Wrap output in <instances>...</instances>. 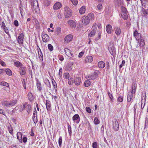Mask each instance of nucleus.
Masks as SVG:
<instances>
[{"label": "nucleus", "instance_id": "obj_12", "mask_svg": "<svg viewBox=\"0 0 148 148\" xmlns=\"http://www.w3.org/2000/svg\"><path fill=\"white\" fill-rule=\"evenodd\" d=\"M42 37L43 42H46L49 40V36L46 34H42Z\"/></svg>", "mask_w": 148, "mask_h": 148}, {"label": "nucleus", "instance_id": "obj_32", "mask_svg": "<svg viewBox=\"0 0 148 148\" xmlns=\"http://www.w3.org/2000/svg\"><path fill=\"white\" fill-rule=\"evenodd\" d=\"M91 83L89 80H86L84 83V85L86 87L89 86L91 84Z\"/></svg>", "mask_w": 148, "mask_h": 148}, {"label": "nucleus", "instance_id": "obj_8", "mask_svg": "<svg viewBox=\"0 0 148 148\" xmlns=\"http://www.w3.org/2000/svg\"><path fill=\"white\" fill-rule=\"evenodd\" d=\"M113 128L115 131H117L119 130V123L116 120H114L113 121Z\"/></svg>", "mask_w": 148, "mask_h": 148}, {"label": "nucleus", "instance_id": "obj_49", "mask_svg": "<svg viewBox=\"0 0 148 148\" xmlns=\"http://www.w3.org/2000/svg\"><path fill=\"white\" fill-rule=\"evenodd\" d=\"M68 83L69 85H72L73 83V78H71L69 79L68 80Z\"/></svg>", "mask_w": 148, "mask_h": 148}, {"label": "nucleus", "instance_id": "obj_18", "mask_svg": "<svg viewBox=\"0 0 148 148\" xmlns=\"http://www.w3.org/2000/svg\"><path fill=\"white\" fill-rule=\"evenodd\" d=\"M134 36L135 37L136 39H139L142 37L140 33H138L137 30H136L134 32Z\"/></svg>", "mask_w": 148, "mask_h": 148}, {"label": "nucleus", "instance_id": "obj_3", "mask_svg": "<svg viewBox=\"0 0 148 148\" xmlns=\"http://www.w3.org/2000/svg\"><path fill=\"white\" fill-rule=\"evenodd\" d=\"M82 20L83 23L85 25H87L89 24L90 21L89 17L86 16H83L82 18Z\"/></svg>", "mask_w": 148, "mask_h": 148}, {"label": "nucleus", "instance_id": "obj_29", "mask_svg": "<svg viewBox=\"0 0 148 148\" xmlns=\"http://www.w3.org/2000/svg\"><path fill=\"white\" fill-rule=\"evenodd\" d=\"M85 6H82L79 9V12L81 14H84L85 12Z\"/></svg>", "mask_w": 148, "mask_h": 148}, {"label": "nucleus", "instance_id": "obj_20", "mask_svg": "<svg viewBox=\"0 0 148 148\" xmlns=\"http://www.w3.org/2000/svg\"><path fill=\"white\" fill-rule=\"evenodd\" d=\"M114 30L115 34L117 35H119L121 33V30L120 28L118 27L115 26L114 27Z\"/></svg>", "mask_w": 148, "mask_h": 148}, {"label": "nucleus", "instance_id": "obj_1", "mask_svg": "<svg viewBox=\"0 0 148 148\" xmlns=\"http://www.w3.org/2000/svg\"><path fill=\"white\" fill-rule=\"evenodd\" d=\"M17 102V101L16 100H14L10 101L3 100L1 102V103L3 106L9 107L14 106L16 104Z\"/></svg>", "mask_w": 148, "mask_h": 148}, {"label": "nucleus", "instance_id": "obj_7", "mask_svg": "<svg viewBox=\"0 0 148 148\" xmlns=\"http://www.w3.org/2000/svg\"><path fill=\"white\" fill-rule=\"evenodd\" d=\"M37 114L36 109L35 108L34 110V113L33 114L32 119L34 123L36 124L38 122Z\"/></svg>", "mask_w": 148, "mask_h": 148}, {"label": "nucleus", "instance_id": "obj_15", "mask_svg": "<svg viewBox=\"0 0 148 148\" xmlns=\"http://www.w3.org/2000/svg\"><path fill=\"white\" fill-rule=\"evenodd\" d=\"M81 79L80 77H79L78 75H77L75 79L74 82L75 84L77 85H79L81 82Z\"/></svg>", "mask_w": 148, "mask_h": 148}, {"label": "nucleus", "instance_id": "obj_28", "mask_svg": "<svg viewBox=\"0 0 148 148\" xmlns=\"http://www.w3.org/2000/svg\"><path fill=\"white\" fill-rule=\"evenodd\" d=\"M22 134L21 132H18L17 134V138L21 142L22 140Z\"/></svg>", "mask_w": 148, "mask_h": 148}, {"label": "nucleus", "instance_id": "obj_4", "mask_svg": "<svg viewBox=\"0 0 148 148\" xmlns=\"http://www.w3.org/2000/svg\"><path fill=\"white\" fill-rule=\"evenodd\" d=\"M73 38V36L71 34L67 35L65 36L64 41V43H68L71 42Z\"/></svg>", "mask_w": 148, "mask_h": 148}, {"label": "nucleus", "instance_id": "obj_6", "mask_svg": "<svg viewBox=\"0 0 148 148\" xmlns=\"http://www.w3.org/2000/svg\"><path fill=\"white\" fill-rule=\"evenodd\" d=\"M20 71L19 73L20 75L22 76L23 75H25L26 73L27 70L26 67L25 66H22L19 68Z\"/></svg>", "mask_w": 148, "mask_h": 148}, {"label": "nucleus", "instance_id": "obj_37", "mask_svg": "<svg viewBox=\"0 0 148 148\" xmlns=\"http://www.w3.org/2000/svg\"><path fill=\"white\" fill-rule=\"evenodd\" d=\"M139 39H140V47H143L144 46L145 44L144 40L142 37L140 38Z\"/></svg>", "mask_w": 148, "mask_h": 148}, {"label": "nucleus", "instance_id": "obj_60", "mask_svg": "<svg viewBox=\"0 0 148 148\" xmlns=\"http://www.w3.org/2000/svg\"><path fill=\"white\" fill-rule=\"evenodd\" d=\"M62 68H60L59 70V71L58 75H59L60 77V78H61V77H62Z\"/></svg>", "mask_w": 148, "mask_h": 148}, {"label": "nucleus", "instance_id": "obj_31", "mask_svg": "<svg viewBox=\"0 0 148 148\" xmlns=\"http://www.w3.org/2000/svg\"><path fill=\"white\" fill-rule=\"evenodd\" d=\"M7 74L9 76H11L12 74V71L9 69H7L5 70Z\"/></svg>", "mask_w": 148, "mask_h": 148}, {"label": "nucleus", "instance_id": "obj_44", "mask_svg": "<svg viewBox=\"0 0 148 148\" xmlns=\"http://www.w3.org/2000/svg\"><path fill=\"white\" fill-rule=\"evenodd\" d=\"M87 16L89 17L90 20H92L94 18L93 14L92 13H89Z\"/></svg>", "mask_w": 148, "mask_h": 148}, {"label": "nucleus", "instance_id": "obj_41", "mask_svg": "<svg viewBox=\"0 0 148 148\" xmlns=\"http://www.w3.org/2000/svg\"><path fill=\"white\" fill-rule=\"evenodd\" d=\"M50 4V1L49 0H45L44 3V6L48 7L49 5Z\"/></svg>", "mask_w": 148, "mask_h": 148}, {"label": "nucleus", "instance_id": "obj_38", "mask_svg": "<svg viewBox=\"0 0 148 148\" xmlns=\"http://www.w3.org/2000/svg\"><path fill=\"white\" fill-rule=\"evenodd\" d=\"M121 16L124 19H127L128 18V16L127 13H122Z\"/></svg>", "mask_w": 148, "mask_h": 148}, {"label": "nucleus", "instance_id": "obj_46", "mask_svg": "<svg viewBox=\"0 0 148 148\" xmlns=\"http://www.w3.org/2000/svg\"><path fill=\"white\" fill-rule=\"evenodd\" d=\"M122 13H127V10L125 8L124 6H122L121 8Z\"/></svg>", "mask_w": 148, "mask_h": 148}, {"label": "nucleus", "instance_id": "obj_17", "mask_svg": "<svg viewBox=\"0 0 148 148\" xmlns=\"http://www.w3.org/2000/svg\"><path fill=\"white\" fill-rule=\"evenodd\" d=\"M141 11L142 12V13L143 14V15L144 16L148 17V9H145L142 7V8Z\"/></svg>", "mask_w": 148, "mask_h": 148}, {"label": "nucleus", "instance_id": "obj_50", "mask_svg": "<svg viewBox=\"0 0 148 148\" xmlns=\"http://www.w3.org/2000/svg\"><path fill=\"white\" fill-rule=\"evenodd\" d=\"M1 27V28L3 29H6V28H7L5 24V23L3 21V22H2L1 24H0Z\"/></svg>", "mask_w": 148, "mask_h": 148}, {"label": "nucleus", "instance_id": "obj_47", "mask_svg": "<svg viewBox=\"0 0 148 148\" xmlns=\"http://www.w3.org/2000/svg\"><path fill=\"white\" fill-rule=\"evenodd\" d=\"M68 129L69 131V133L70 136H71L72 134L71 128V126L69 125H68Z\"/></svg>", "mask_w": 148, "mask_h": 148}, {"label": "nucleus", "instance_id": "obj_48", "mask_svg": "<svg viewBox=\"0 0 148 148\" xmlns=\"http://www.w3.org/2000/svg\"><path fill=\"white\" fill-rule=\"evenodd\" d=\"M62 138L61 136L60 137L58 140V144L59 146L61 147L62 146Z\"/></svg>", "mask_w": 148, "mask_h": 148}, {"label": "nucleus", "instance_id": "obj_13", "mask_svg": "<svg viewBox=\"0 0 148 148\" xmlns=\"http://www.w3.org/2000/svg\"><path fill=\"white\" fill-rule=\"evenodd\" d=\"M106 30L108 34H111L113 31L111 25L108 24L106 26Z\"/></svg>", "mask_w": 148, "mask_h": 148}, {"label": "nucleus", "instance_id": "obj_11", "mask_svg": "<svg viewBox=\"0 0 148 148\" xmlns=\"http://www.w3.org/2000/svg\"><path fill=\"white\" fill-rule=\"evenodd\" d=\"M69 25L72 28H75L76 27V23L73 20H69L68 21Z\"/></svg>", "mask_w": 148, "mask_h": 148}, {"label": "nucleus", "instance_id": "obj_52", "mask_svg": "<svg viewBox=\"0 0 148 148\" xmlns=\"http://www.w3.org/2000/svg\"><path fill=\"white\" fill-rule=\"evenodd\" d=\"M69 74L68 73H64V77L65 79H67L69 77Z\"/></svg>", "mask_w": 148, "mask_h": 148}, {"label": "nucleus", "instance_id": "obj_63", "mask_svg": "<svg viewBox=\"0 0 148 148\" xmlns=\"http://www.w3.org/2000/svg\"><path fill=\"white\" fill-rule=\"evenodd\" d=\"M19 9L21 14L22 16H23V8H21V7L20 6L19 7Z\"/></svg>", "mask_w": 148, "mask_h": 148}, {"label": "nucleus", "instance_id": "obj_16", "mask_svg": "<svg viewBox=\"0 0 148 148\" xmlns=\"http://www.w3.org/2000/svg\"><path fill=\"white\" fill-rule=\"evenodd\" d=\"M45 104L46 105V108L47 111H51V104L50 101L49 100H46Z\"/></svg>", "mask_w": 148, "mask_h": 148}, {"label": "nucleus", "instance_id": "obj_64", "mask_svg": "<svg viewBox=\"0 0 148 148\" xmlns=\"http://www.w3.org/2000/svg\"><path fill=\"white\" fill-rule=\"evenodd\" d=\"M97 9L99 10H100L102 8V5L101 4H99L97 6Z\"/></svg>", "mask_w": 148, "mask_h": 148}, {"label": "nucleus", "instance_id": "obj_30", "mask_svg": "<svg viewBox=\"0 0 148 148\" xmlns=\"http://www.w3.org/2000/svg\"><path fill=\"white\" fill-rule=\"evenodd\" d=\"M26 109L28 113L29 114L31 110V105L29 104H27Z\"/></svg>", "mask_w": 148, "mask_h": 148}, {"label": "nucleus", "instance_id": "obj_33", "mask_svg": "<svg viewBox=\"0 0 148 148\" xmlns=\"http://www.w3.org/2000/svg\"><path fill=\"white\" fill-rule=\"evenodd\" d=\"M136 84L135 83H134L132 84V92L135 93L136 92Z\"/></svg>", "mask_w": 148, "mask_h": 148}, {"label": "nucleus", "instance_id": "obj_45", "mask_svg": "<svg viewBox=\"0 0 148 148\" xmlns=\"http://www.w3.org/2000/svg\"><path fill=\"white\" fill-rule=\"evenodd\" d=\"M0 84L1 85L6 86L7 87H9V85L6 82H0Z\"/></svg>", "mask_w": 148, "mask_h": 148}, {"label": "nucleus", "instance_id": "obj_10", "mask_svg": "<svg viewBox=\"0 0 148 148\" xmlns=\"http://www.w3.org/2000/svg\"><path fill=\"white\" fill-rule=\"evenodd\" d=\"M24 35L23 33L20 34L18 38V43L21 44H22L23 42Z\"/></svg>", "mask_w": 148, "mask_h": 148}, {"label": "nucleus", "instance_id": "obj_2", "mask_svg": "<svg viewBox=\"0 0 148 148\" xmlns=\"http://www.w3.org/2000/svg\"><path fill=\"white\" fill-rule=\"evenodd\" d=\"M64 15L66 18H69L72 15L71 10L68 6H66L64 8Z\"/></svg>", "mask_w": 148, "mask_h": 148}, {"label": "nucleus", "instance_id": "obj_43", "mask_svg": "<svg viewBox=\"0 0 148 148\" xmlns=\"http://www.w3.org/2000/svg\"><path fill=\"white\" fill-rule=\"evenodd\" d=\"M88 78H89V80H91L94 79L96 78L93 74L89 75L88 76Z\"/></svg>", "mask_w": 148, "mask_h": 148}, {"label": "nucleus", "instance_id": "obj_19", "mask_svg": "<svg viewBox=\"0 0 148 148\" xmlns=\"http://www.w3.org/2000/svg\"><path fill=\"white\" fill-rule=\"evenodd\" d=\"M61 6L62 5L60 2H57L54 5L53 9L54 10H57L60 8Z\"/></svg>", "mask_w": 148, "mask_h": 148}, {"label": "nucleus", "instance_id": "obj_5", "mask_svg": "<svg viewBox=\"0 0 148 148\" xmlns=\"http://www.w3.org/2000/svg\"><path fill=\"white\" fill-rule=\"evenodd\" d=\"M72 119L74 122L77 124L78 123L80 120V117L78 114H75L73 116Z\"/></svg>", "mask_w": 148, "mask_h": 148}, {"label": "nucleus", "instance_id": "obj_61", "mask_svg": "<svg viewBox=\"0 0 148 148\" xmlns=\"http://www.w3.org/2000/svg\"><path fill=\"white\" fill-rule=\"evenodd\" d=\"M8 130L10 133L11 134H12L13 133V130L11 125L10 126V127H8Z\"/></svg>", "mask_w": 148, "mask_h": 148}, {"label": "nucleus", "instance_id": "obj_40", "mask_svg": "<svg viewBox=\"0 0 148 148\" xmlns=\"http://www.w3.org/2000/svg\"><path fill=\"white\" fill-rule=\"evenodd\" d=\"M100 123V121L99 120L97 117H96L94 119V123L95 125H98Z\"/></svg>", "mask_w": 148, "mask_h": 148}, {"label": "nucleus", "instance_id": "obj_57", "mask_svg": "<svg viewBox=\"0 0 148 148\" xmlns=\"http://www.w3.org/2000/svg\"><path fill=\"white\" fill-rule=\"evenodd\" d=\"M125 63V60H123L122 61V63L119 66V68L121 69L122 67L124 66Z\"/></svg>", "mask_w": 148, "mask_h": 148}, {"label": "nucleus", "instance_id": "obj_27", "mask_svg": "<svg viewBox=\"0 0 148 148\" xmlns=\"http://www.w3.org/2000/svg\"><path fill=\"white\" fill-rule=\"evenodd\" d=\"M96 32V30L93 29L88 35V37L90 38L94 36Z\"/></svg>", "mask_w": 148, "mask_h": 148}, {"label": "nucleus", "instance_id": "obj_51", "mask_svg": "<svg viewBox=\"0 0 148 148\" xmlns=\"http://www.w3.org/2000/svg\"><path fill=\"white\" fill-rule=\"evenodd\" d=\"M48 47L49 50L50 51H52L53 50V47L51 44H49L48 45Z\"/></svg>", "mask_w": 148, "mask_h": 148}, {"label": "nucleus", "instance_id": "obj_14", "mask_svg": "<svg viewBox=\"0 0 148 148\" xmlns=\"http://www.w3.org/2000/svg\"><path fill=\"white\" fill-rule=\"evenodd\" d=\"M33 4L34 8L36 10V12H37L38 10H39V7L37 0H34Z\"/></svg>", "mask_w": 148, "mask_h": 148}, {"label": "nucleus", "instance_id": "obj_25", "mask_svg": "<svg viewBox=\"0 0 148 148\" xmlns=\"http://www.w3.org/2000/svg\"><path fill=\"white\" fill-rule=\"evenodd\" d=\"M98 66L100 68H103L105 66V63L103 61H101L98 63Z\"/></svg>", "mask_w": 148, "mask_h": 148}, {"label": "nucleus", "instance_id": "obj_58", "mask_svg": "<svg viewBox=\"0 0 148 148\" xmlns=\"http://www.w3.org/2000/svg\"><path fill=\"white\" fill-rule=\"evenodd\" d=\"M14 24L16 27H18L19 25V24L18 21L16 20H15L14 22Z\"/></svg>", "mask_w": 148, "mask_h": 148}, {"label": "nucleus", "instance_id": "obj_54", "mask_svg": "<svg viewBox=\"0 0 148 148\" xmlns=\"http://www.w3.org/2000/svg\"><path fill=\"white\" fill-rule=\"evenodd\" d=\"M97 143L96 142L93 143L92 144V147L93 148H97Z\"/></svg>", "mask_w": 148, "mask_h": 148}, {"label": "nucleus", "instance_id": "obj_22", "mask_svg": "<svg viewBox=\"0 0 148 148\" xmlns=\"http://www.w3.org/2000/svg\"><path fill=\"white\" fill-rule=\"evenodd\" d=\"M133 94L132 92H128L127 95V101L128 102H130L133 97Z\"/></svg>", "mask_w": 148, "mask_h": 148}, {"label": "nucleus", "instance_id": "obj_55", "mask_svg": "<svg viewBox=\"0 0 148 148\" xmlns=\"http://www.w3.org/2000/svg\"><path fill=\"white\" fill-rule=\"evenodd\" d=\"M27 104V103H25L24 104H23V105L22 107V108L21 109L22 111L23 110L25 109H26Z\"/></svg>", "mask_w": 148, "mask_h": 148}, {"label": "nucleus", "instance_id": "obj_21", "mask_svg": "<svg viewBox=\"0 0 148 148\" xmlns=\"http://www.w3.org/2000/svg\"><path fill=\"white\" fill-rule=\"evenodd\" d=\"M36 82L37 88L40 91H41L42 88L40 82L39 81L38 79H36Z\"/></svg>", "mask_w": 148, "mask_h": 148}, {"label": "nucleus", "instance_id": "obj_39", "mask_svg": "<svg viewBox=\"0 0 148 148\" xmlns=\"http://www.w3.org/2000/svg\"><path fill=\"white\" fill-rule=\"evenodd\" d=\"M52 83L55 89V90H57V84L56 82L54 79L52 80Z\"/></svg>", "mask_w": 148, "mask_h": 148}, {"label": "nucleus", "instance_id": "obj_26", "mask_svg": "<svg viewBox=\"0 0 148 148\" xmlns=\"http://www.w3.org/2000/svg\"><path fill=\"white\" fill-rule=\"evenodd\" d=\"M14 65L18 67H19L20 68L23 66V64L18 61L14 62Z\"/></svg>", "mask_w": 148, "mask_h": 148}, {"label": "nucleus", "instance_id": "obj_35", "mask_svg": "<svg viewBox=\"0 0 148 148\" xmlns=\"http://www.w3.org/2000/svg\"><path fill=\"white\" fill-rule=\"evenodd\" d=\"M44 83L49 88L51 87V86L49 80L47 79H45L44 81Z\"/></svg>", "mask_w": 148, "mask_h": 148}, {"label": "nucleus", "instance_id": "obj_34", "mask_svg": "<svg viewBox=\"0 0 148 148\" xmlns=\"http://www.w3.org/2000/svg\"><path fill=\"white\" fill-rule=\"evenodd\" d=\"M28 99L31 101H32L33 99V97L32 94L31 92H29L28 95Z\"/></svg>", "mask_w": 148, "mask_h": 148}, {"label": "nucleus", "instance_id": "obj_24", "mask_svg": "<svg viewBox=\"0 0 148 148\" xmlns=\"http://www.w3.org/2000/svg\"><path fill=\"white\" fill-rule=\"evenodd\" d=\"M61 32V29L60 27H57L56 28V30L55 32V34L58 36L59 35Z\"/></svg>", "mask_w": 148, "mask_h": 148}, {"label": "nucleus", "instance_id": "obj_9", "mask_svg": "<svg viewBox=\"0 0 148 148\" xmlns=\"http://www.w3.org/2000/svg\"><path fill=\"white\" fill-rule=\"evenodd\" d=\"M64 51L66 55L69 57L71 58L73 56L72 52L68 48L65 49Z\"/></svg>", "mask_w": 148, "mask_h": 148}, {"label": "nucleus", "instance_id": "obj_23", "mask_svg": "<svg viewBox=\"0 0 148 148\" xmlns=\"http://www.w3.org/2000/svg\"><path fill=\"white\" fill-rule=\"evenodd\" d=\"M93 60V58L92 56H89L86 57L85 61V62H91Z\"/></svg>", "mask_w": 148, "mask_h": 148}, {"label": "nucleus", "instance_id": "obj_53", "mask_svg": "<svg viewBox=\"0 0 148 148\" xmlns=\"http://www.w3.org/2000/svg\"><path fill=\"white\" fill-rule=\"evenodd\" d=\"M73 4L75 5H76L77 4V0H70Z\"/></svg>", "mask_w": 148, "mask_h": 148}, {"label": "nucleus", "instance_id": "obj_62", "mask_svg": "<svg viewBox=\"0 0 148 148\" xmlns=\"http://www.w3.org/2000/svg\"><path fill=\"white\" fill-rule=\"evenodd\" d=\"M0 64L3 66H6V64H5L4 62L3 61L1 60L0 59Z\"/></svg>", "mask_w": 148, "mask_h": 148}, {"label": "nucleus", "instance_id": "obj_42", "mask_svg": "<svg viewBox=\"0 0 148 148\" xmlns=\"http://www.w3.org/2000/svg\"><path fill=\"white\" fill-rule=\"evenodd\" d=\"M123 97L119 95L117 99V101L119 102H121L123 101Z\"/></svg>", "mask_w": 148, "mask_h": 148}, {"label": "nucleus", "instance_id": "obj_59", "mask_svg": "<svg viewBox=\"0 0 148 148\" xmlns=\"http://www.w3.org/2000/svg\"><path fill=\"white\" fill-rule=\"evenodd\" d=\"M142 5L143 4L145 5L147 3V0H140Z\"/></svg>", "mask_w": 148, "mask_h": 148}, {"label": "nucleus", "instance_id": "obj_56", "mask_svg": "<svg viewBox=\"0 0 148 148\" xmlns=\"http://www.w3.org/2000/svg\"><path fill=\"white\" fill-rule=\"evenodd\" d=\"M86 111L88 113H91V110L90 107H87L86 108Z\"/></svg>", "mask_w": 148, "mask_h": 148}, {"label": "nucleus", "instance_id": "obj_36", "mask_svg": "<svg viewBox=\"0 0 148 148\" xmlns=\"http://www.w3.org/2000/svg\"><path fill=\"white\" fill-rule=\"evenodd\" d=\"M108 94L109 98L110 99L111 102H113L114 100V97L112 95L110 92H108Z\"/></svg>", "mask_w": 148, "mask_h": 148}]
</instances>
